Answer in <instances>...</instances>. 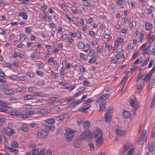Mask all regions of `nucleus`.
I'll list each match as a JSON object with an SVG mask.
<instances>
[{"instance_id":"f257e3e1","label":"nucleus","mask_w":155,"mask_h":155,"mask_svg":"<svg viewBox=\"0 0 155 155\" xmlns=\"http://www.w3.org/2000/svg\"><path fill=\"white\" fill-rule=\"evenodd\" d=\"M93 134L95 138L97 139L96 140L97 145L101 144L103 142V139L102 138V134L101 132V130L99 128H97Z\"/></svg>"},{"instance_id":"f03ea898","label":"nucleus","mask_w":155,"mask_h":155,"mask_svg":"<svg viewBox=\"0 0 155 155\" xmlns=\"http://www.w3.org/2000/svg\"><path fill=\"white\" fill-rule=\"evenodd\" d=\"M45 128L42 129L41 132H39L38 133L37 137L41 138L44 139L47 137L48 133V125L47 124H43Z\"/></svg>"},{"instance_id":"7ed1b4c3","label":"nucleus","mask_w":155,"mask_h":155,"mask_svg":"<svg viewBox=\"0 0 155 155\" xmlns=\"http://www.w3.org/2000/svg\"><path fill=\"white\" fill-rule=\"evenodd\" d=\"M92 134L89 130H85L80 135L79 137V140L82 141L87 138L90 139L92 138Z\"/></svg>"},{"instance_id":"20e7f679","label":"nucleus","mask_w":155,"mask_h":155,"mask_svg":"<svg viewBox=\"0 0 155 155\" xmlns=\"http://www.w3.org/2000/svg\"><path fill=\"white\" fill-rule=\"evenodd\" d=\"M138 101L137 99L134 97H133L130 98V104L131 106L134 108V110L133 112V113L136 117V114L135 110L139 107L138 106Z\"/></svg>"},{"instance_id":"39448f33","label":"nucleus","mask_w":155,"mask_h":155,"mask_svg":"<svg viewBox=\"0 0 155 155\" xmlns=\"http://www.w3.org/2000/svg\"><path fill=\"white\" fill-rule=\"evenodd\" d=\"M65 137L68 141H71L74 136V130L69 128L68 129L64 134Z\"/></svg>"},{"instance_id":"423d86ee","label":"nucleus","mask_w":155,"mask_h":155,"mask_svg":"<svg viewBox=\"0 0 155 155\" xmlns=\"http://www.w3.org/2000/svg\"><path fill=\"white\" fill-rule=\"evenodd\" d=\"M114 130H115V134L119 136H124L126 134L125 130H122L120 128L118 125H115L114 127Z\"/></svg>"},{"instance_id":"0eeeda50","label":"nucleus","mask_w":155,"mask_h":155,"mask_svg":"<svg viewBox=\"0 0 155 155\" xmlns=\"http://www.w3.org/2000/svg\"><path fill=\"white\" fill-rule=\"evenodd\" d=\"M5 130L6 134L9 136L12 135L15 133L14 130L10 128H6Z\"/></svg>"},{"instance_id":"6e6552de","label":"nucleus","mask_w":155,"mask_h":155,"mask_svg":"<svg viewBox=\"0 0 155 155\" xmlns=\"http://www.w3.org/2000/svg\"><path fill=\"white\" fill-rule=\"evenodd\" d=\"M10 104L6 102L0 100V106L3 107H7L11 108Z\"/></svg>"},{"instance_id":"1a4fd4ad","label":"nucleus","mask_w":155,"mask_h":155,"mask_svg":"<svg viewBox=\"0 0 155 155\" xmlns=\"http://www.w3.org/2000/svg\"><path fill=\"white\" fill-rule=\"evenodd\" d=\"M2 91L7 95L12 96L14 94L13 91L11 90L4 89L2 90Z\"/></svg>"},{"instance_id":"9d476101","label":"nucleus","mask_w":155,"mask_h":155,"mask_svg":"<svg viewBox=\"0 0 155 155\" xmlns=\"http://www.w3.org/2000/svg\"><path fill=\"white\" fill-rule=\"evenodd\" d=\"M110 96V95L109 94H105L98 97V99L99 101H103L107 99Z\"/></svg>"},{"instance_id":"9b49d317","label":"nucleus","mask_w":155,"mask_h":155,"mask_svg":"<svg viewBox=\"0 0 155 155\" xmlns=\"http://www.w3.org/2000/svg\"><path fill=\"white\" fill-rule=\"evenodd\" d=\"M151 33H153V32L151 31L148 35V42L149 43L152 42L154 39L155 38L154 35L151 34Z\"/></svg>"},{"instance_id":"f8f14e48","label":"nucleus","mask_w":155,"mask_h":155,"mask_svg":"<svg viewBox=\"0 0 155 155\" xmlns=\"http://www.w3.org/2000/svg\"><path fill=\"white\" fill-rule=\"evenodd\" d=\"M57 97H51L49 98V105L51 106H53L55 105L54 102H53L54 101H56Z\"/></svg>"},{"instance_id":"ddd939ff","label":"nucleus","mask_w":155,"mask_h":155,"mask_svg":"<svg viewBox=\"0 0 155 155\" xmlns=\"http://www.w3.org/2000/svg\"><path fill=\"white\" fill-rule=\"evenodd\" d=\"M105 121L106 122H109L110 121L111 118V114L110 113H107L105 115Z\"/></svg>"},{"instance_id":"4468645a","label":"nucleus","mask_w":155,"mask_h":155,"mask_svg":"<svg viewBox=\"0 0 155 155\" xmlns=\"http://www.w3.org/2000/svg\"><path fill=\"white\" fill-rule=\"evenodd\" d=\"M90 123L89 121L86 120L83 123L84 128H85V130H89V128L90 126Z\"/></svg>"},{"instance_id":"2eb2a0df","label":"nucleus","mask_w":155,"mask_h":155,"mask_svg":"<svg viewBox=\"0 0 155 155\" xmlns=\"http://www.w3.org/2000/svg\"><path fill=\"white\" fill-rule=\"evenodd\" d=\"M145 26L146 29L148 30L151 29L153 27L152 24L149 22L145 23Z\"/></svg>"},{"instance_id":"dca6fc26","label":"nucleus","mask_w":155,"mask_h":155,"mask_svg":"<svg viewBox=\"0 0 155 155\" xmlns=\"http://www.w3.org/2000/svg\"><path fill=\"white\" fill-rule=\"evenodd\" d=\"M77 46L80 49H83L85 48V45L84 42L80 41L78 43Z\"/></svg>"},{"instance_id":"f3484780","label":"nucleus","mask_w":155,"mask_h":155,"mask_svg":"<svg viewBox=\"0 0 155 155\" xmlns=\"http://www.w3.org/2000/svg\"><path fill=\"white\" fill-rule=\"evenodd\" d=\"M130 114L127 111H124L123 113V116L124 118H128L130 117Z\"/></svg>"},{"instance_id":"a211bd4d","label":"nucleus","mask_w":155,"mask_h":155,"mask_svg":"<svg viewBox=\"0 0 155 155\" xmlns=\"http://www.w3.org/2000/svg\"><path fill=\"white\" fill-rule=\"evenodd\" d=\"M97 58L96 55H94L92 58L89 60L88 62L90 63H94L96 61Z\"/></svg>"},{"instance_id":"6ab92c4d","label":"nucleus","mask_w":155,"mask_h":155,"mask_svg":"<svg viewBox=\"0 0 155 155\" xmlns=\"http://www.w3.org/2000/svg\"><path fill=\"white\" fill-rule=\"evenodd\" d=\"M24 113L28 115H32L35 113V111H30L29 110H24L23 111Z\"/></svg>"},{"instance_id":"aec40b11","label":"nucleus","mask_w":155,"mask_h":155,"mask_svg":"<svg viewBox=\"0 0 155 155\" xmlns=\"http://www.w3.org/2000/svg\"><path fill=\"white\" fill-rule=\"evenodd\" d=\"M18 14L19 16L21 17H22L23 19H27L28 16L27 15H26V12L20 13Z\"/></svg>"},{"instance_id":"412c9836","label":"nucleus","mask_w":155,"mask_h":155,"mask_svg":"<svg viewBox=\"0 0 155 155\" xmlns=\"http://www.w3.org/2000/svg\"><path fill=\"white\" fill-rule=\"evenodd\" d=\"M106 106V103H101L100 104V109L99 110V111H103Z\"/></svg>"},{"instance_id":"4be33fe9","label":"nucleus","mask_w":155,"mask_h":155,"mask_svg":"<svg viewBox=\"0 0 155 155\" xmlns=\"http://www.w3.org/2000/svg\"><path fill=\"white\" fill-rule=\"evenodd\" d=\"M142 84H140L139 85H138L136 89V92L139 93L142 91Z\"/></svg>"},{"instance_id":"5701e85b","label":"nucleus","mask_w":155,"mask_h":155,"mask_svg":"<svg viewBox=\"0 0 155 155\" xmlns=\"http://www.w3.org/2000/svg\"><path fill=\"white\" fill-rule=\"evenodd\" d=\"M11 146L12 147L17 148L18 146V144L17 142L14 141L11 144Z\"/></svg>"},{"instance_id":"b1692460","label":"nucleus","mask_w":155,"mask_h":155,"mask_svg":"<svg viewBox=\"0 0 155 155\" xmlns=\"http://www.w3.org/2000/svg\"><path fill=\"white\" fill-rule=\"evenodd\" d=\"M80 56L81 59L84 61L86 60L88 58L87 56V55H84L82 53L80 54Z\"/></svg>"},{"instance_id":"393cba45","label":"nucleus","mask_w":155,"mask_h":155,"mask_svg":"<svg viewBox=\"0 0 155 155\" xmlns=\"http://www.w3.org/2000/svg\"><path fill=\"white\" fill-rule=\"evenodd\" d=\"M144 137H140L137 140V143L141 145L143 143Z\"/></svg>"},{"instance_id":"a878e982","label":"nucleus","mask_w":155,"mask_h":155,"mask_svg":"<svg viewBox=\"0 0 155 155\" xmlns=\"http://www.w3.org/2000/svg\"><path fill=\"white\" fill-rule=\"evenodd\" d=\"M73 143V145L75 148H77L80 147H81L80 144L78 143L77 140H74Z\"/></svg>"},{"instance_id":"bb28decb","label":"nucleus","mask_w":155,"mask_h":155,"mask_svg":"<svg viewBox=\"0 0 155 155\" xmlns=\"http://www.w3.org/2000/svg\"><path fill=\"white\" fill-rule=\"evenodd\" d=\"M5 120V119L3 117L0 116V127L3 124Z\"/></svg>"},{"instance_id":"cd10ccee","label":"nucleus","mask_w":155,"mask_h":155,"mask_svg":"<svg viewBox=\"0 0 155 155\" xmlns=\"http://www.w3.org/2000/svg\"><path fill=\"white\" fill-rule=\"evenodd\" d=\"M87 51H88V55L90 57H91L94 54V51L91 49L88 48Z\"/></svg>"},{"instance_id":"c85d7f7f","label":"nucleus","mask_w":155,"mask_h":155,"mask_svg":"<svg viewBox=\"0 0 155 155\" xmlns=\"http://www.w3.org/2000/svg\"><path fill=\"white\" fill-rule=\"evenodd\" d=\"M19 35H20V40L21 42H23L27 38V36L26 35L23 34L21 35L20 34Z\"/></svg>"},{"instance_id":"c756f323","label":"nucleus","mask_w":155,"mask_h":155,"mask_svg":"<svg viewBox=\"0 0 155 155\" xmlns=\"http://www.w3.org/2000/svg\"><path fill=\"white\" fill-rule=\"evenodd\" d=\"M7 77L13 80H18V77L16 75H10L9 76H7Z\"/></svg>"},{"instance_id":"7c9ffc66","label":"nucleus","mask_w":155,"mask_h":155,"mask_svg":"<svg viewBox=\"0 0 155 155\" xmlns=\"http://www.w3.org/2000/svg\"><path fill=\"white\" fill-rule=\"evenodd\" d=\"M123 152L124 153L127 151V150L129 149V146L126 144H124L123 147Z\"/></svg>"},{"instance_id":"2f4dec72","label":"nucleus","mask_w":155,"mask_h":155,"mask_svg":"<svg viewBox=\"0 0 155 155\" xmlns=\"http://www.w3.org/2000/svg\"><path fill=\"white\" fill-rule=\"evenodd\" d=\"M127 76L128 74L127 73L126 76L123 77V78L122 79L120 84H122V85L126 81V80H127Z\"/></svg>"},{"instance_id":"473e14b6","label":"nucleus","mask_w":155,"mask_h":155,"mask_svg":"<svg viewBox=\"0 0 155 155\" xmlns=\"http://www.w3.org/2000/svg\"><path fill=\"white\" fill-rule=\"evenodd\" d=\"M38 149L37 148H36L34 150H32L31 151V153L32 154V155H36L38 153Z\"/></svg>"},{"instance_id":"72a5a7b5","label":"nucleus","mask_w":155,"mask_h":155,"mask_svg":"<svg viewBox=\"0 0 155 155\" xmlns=\"http://www.w3.org/2000/svg\"><path fill=\"white\" fill-rule=\"evenodd\" d=\"M21 129L24 132H26L28 130V128H27L26 126L25 125L21 126Z\"/></svg>"},{"instance_id":"f704fd0d","label":"nucleus","mask_w":155,"mask_h":155,"mask_svg":"<svg viewBox=\"0 0 155 155\" xmlns=\"http://www.w3.org/2000/svg\"><path fill=\"white\" fill-rule=\"evenodd\" d=\"M7 107H4V108H0V112H2L7 113L8 111V110Z\"/></svg>"},{"instance_id":"c9c22d12","label":"nucleus","mask_w":155,"mask_h":155,"mask_svg":"<svg viewBox=\"0 0 155 155\" xmlns=\"http://www.w3.org/2000/svg\"><path fill=\"white\" fill-rule=\"evenodd\" d=\"M10 115L12 116H18V114H17L15 111H11L8 112Z\"/></svg>"},{"instance_id":"e433bc0d","label":"nucleus","mask_w":155,"mask_h":155,"mask_svg":"<svg viewBox=\"0 0 155 155\" xmlns=\"http://www.w3.org/2000/svg\"><path fill=\"white\" fill-rule=\"evenodd\" d=\"M88 145L90 148L91 150H93L94 149V146L93 144L91 142H90L88 143Z\"/></svg>"},{"instance_id":"4c0bfd02","label":"nucleus","mask_w":155,"mask_h":155,"mask_svg":"<svg viewBox=\"0 0 155 155\" xmlns=\"http://www.w3.org/2000/svg\"><path fill=\"white\" fill-rule=\"evenodd\" d=\"M148 148L149 151L151 152L153 151L154 147L152 144H149L148 146Z\"/></svg>"},{"instance_id":"58836bf2","label":"nucleus","mask_w":155,"mask_h":155,"mask_svg":"<svg viewBox=\"0 0 155 155\" xmlns=\"http://www.w3.org/2000/svg\"><path fill=\"white\" fill-rule=\"evenodd\" d=\"M134 151V149L132 148L129 150L128 151L127 155H132Z\"/></svg>"},{"instance_id":"ea45409f","label":"nucleus","mask_w":155,"mask_h":155,"mask_svg":"<svg viewBox=\"0 0 155 155\" xmlns=\"http://www.w3.org/2000/svg\"><path fill=\"white\" fill-rule=\"evenodd\" d=\"M0 77H2L5 79H6V78L7 76H6L4 73L3 72L2 70H1V71H0Z\"/></svg>"},{"instance_id":"a19ab883","label":"nucleus","mask_w":155,"mask_h":155,"mask_svg":"<svg viewBox=\"0 0 155 155\" xmlns=\"http://www.w3.org/2000/svg\"><path fill=\"white\" fill-rule=\"evenodd\" d=\"M61 119V120H63L65 118H68V115L66 114H64L62 115H60Z\"/></svg>"},{"instance_id":"79ce46f5","label":"nucleus","mask_w":155,"mask_h":155,"mask_svg":"<svg viewBox=\"0 0 155 155\" xmlns=\"http://www.w3.org/2000/svg\"><path fill=\"white\" fill-rule=\"evenodd\" d=\"M10 151L14 153L15 154H18V150L14 149L12 148H11Z\"/></svg>"},{"instance_id":"37998d69","label":"nucleus","mask_w":155,"mask_h":155,"mask_svg":"<svg viewBox=\"0 0 155 155\" xmlns=\"http://www.w3.org/2000/svg\"><path fill=\"white\" fill-rule=\"evenodd\" d=\"M142 74L141 73H140L138 74L137 75V81H138L139 79H142Z\"/></svg>"},{"instance_id":"c03bdc74","label":"nucleus","mask_w":155,"mask_h":155,"mask_svg":"<svg viewBox=\"0 0 155 155\" xmlns=\"http://www.w3.org/2000/svg\"><path fill=\"white\" fill-rule=\"evenodd\" d=\"M55 127L54 125H49V130L53 131L55 129Z\"/></svg>"},{"instance_id":"a18cd8bd","label":"nucleus","mask_w":155,"mask_h":155,"mask_svg":"<svg viewBox=\"0 0 155 155\" xmlns=\"http://www.w3.org/2000/svg\"><path fill=\"white\" fill-rule=\"evenodd\" d=\"M144 53L145 54H147L150 53V50L149 49H148V48H146V49L144 50Z\"/></svg>"},{"instance_id":"49530a36","label":"nucleus","mask_w":155,"mask_h":155,"mask_svg":"<svg viewBox=\"0 0 155 155\" xmlns=\"http://www.w3.org/2000/svg\"><path fill=\"white\" fill-rule=\"evenodd\" d=\"M36 73L41 76H43V73L42 71H38L36 72Z\"/></svg>"},{"instance_id":"de8ad7c7","label":"nucleus","mask_w":155,"mask_h":155,"mask_svg":"<svg viewBox=\"0 0 155 155\" xmlns=\"http://www.w3.org/2000/svg\"><path fill=\"white\" fill-rule=\"evenodd\" d=\"M76 36H77L78 38H79L80 39H81V34L79 32L77 31L76 33Z\"/></svg>"},{"instance_id":"09e8293b","label":"nucleus","mask_w":155,"mask_h":155,"mask_svg":"<svg viewBox=\"0 0 155 155\" xmlns=\"http://www.w3.org/2000/svg\"><path fill=\"white\" fill-rule=\"evenodd\" d=\"M27 75L30 77H33L34 76V74L30 72H28L26 74Z\"/></svg>"},{"instance_id":"8fccbe9b","label":"nucleus","mask_w":155,"mask_h":155,"mask_svg":"<svg viewBox=\"0 0 155 155\" xmlns=\"http://www.w3.org/2000/svg\"><path fill=\"white\" fill-rule=\"evenodd\" d=\"M23 91V90H22V88L21 87H18V88H17L16 89V92H23V91Z\"/></svg>"},{"instance_id":"3c124183","label":"nucleus","mask_w":155,"mask_h":155,"mask_svg":"<svg viewBox=\"0 0 155 155\" xmlns=\"http://www.w3.org/2000/svg\"><path fill=\"white\" fill-rule=\"evenodd\" d=\"M7 86L4 83L1 84L0 85V87L2 89H5L6 88Z\"/></svg>"},{"instance_id":"603ef678","label":"nucleus","mask_w":155,"mask_h":155,"mask_svg":"<svg viewBox=\"0 0 155 155\" xmlns=\"http://www.w3.org/2000/svg\"><path fill=\"white\" fill-rule=\"evenodd\" d=\"M152 74L149 72L145 76L147 80L149 79L151 77Z\"/></svg>"},{"instance_id":"864d4df0","label":"nucleus","mask_w":155,"mask_h":155,"mask_svg":"<svg viewBox=\"0 0 155 155\" xmlns=\"http://www.w3.org/2000/svg\"><path fill=\"white\" fill-rule=\"evenodd\" d=\"M55 121L54 119L49 118V124H53Z\"/></svg>"},{"instance_id":"5fc2aeb1","label":"nucleus","mask_w":155,"mask_h":155,"mask_svg":"<svg viewBox=\"0 0 155 155\" xmlns=\"http://www.w3.org/2000/svg\"><path fill=\"white\" fill-rule=\"evenodd\" d=\"M149 57H147L145 59V60L143 62V63L145 65H147V63L149 62Z\"/></svg>"},{"instance_id":"6e6d98bb","label":"nucleus","mask_w":155,"mask_h":155,"mask_svg":"<svg viewBox=\"0 0 155 155\" xmlns=\"http://www.w3.org/2000/svg\"><path fill=\"white\" fill-rule=\"evenodd\" d=\"M82 101H81V100H79L77 101H74V102L75 103V106L77 105L80 104L81 102Z\"/></svg>"},{"instance_id":"4d7b16f0","label":"nucleus","mask_w":155,"mask_h":155,"mask_svg":"<svg viewBox=\"0 0 155 155\" xmlns=\"http://www.w3.org/2000/svg\"><path fill=\"white\" fill-rule=\"evenodd\" d=\"M153 62V60L151 59L150 60L148 65L149 68H150L152 66Z\"/></svg>"},{"instance_id":"13d9d810","label":"nucleus","mask_w":155,"mask_h":155,"mask_svg":"<svg viewBox=\"0 0 155 155\" xmlns=\"http://www.w3.org/2000/svg\"><path fill=\"white\" fill-rule=\"evenodd\" d=\"M117 41L118 42V43H122L124 41L123 39L121 38H118V39L117 40Z\"/></svg>"},{"instance_id":"bf43d9fd","label":"nucleus","mask_w":155,"mask_h":155,"mask_svg":"<svg viewBox=\"0 0 155 155\" xmlns=\"http://www.w3.org/2000/svg\"><path fill=\"white\" fill-rule=\"evenodd\" d=\"M83 121L82 119L80 118H78L77 120V122L79 124L82 123Z\"/></svg>"},{"instance_id":"052dcab7","label":"nucleus","mask_w":155,"mask_h":155,"mask_svg":"<svg viewBox=\"0 0 155 155\" xmlns=\"http://www.w3.org/2000/svg\"><path fill=\"white\" fill-rule=\"evenodd\" d=\"M34 95L37 96H42V94L40 92L35 93H34Z\"/></svg>"},{"instance_id":"680f3d73","label":"nucleus","mask_w":155,"mask_h":155,"mask_svg":"<svg viewBox=\"0 0 155 155\" xmlns=\"http://www.w3.org/2000/svg\"><path fill=\"white\" fill-rule=\"evenodd\" d=\"M74 99L73 98H69L65 100V101L66 102H68L74 100Z\"/></svg>"},{"instance_id":"e2e57ef3","label":"nucleus","mask_w":155,"mask_h":155,"mask_svg":"<svg viewBox=\"0 0 155 155\" xmlns=\"http://www.w3.org/2000/svg\"><path fill=\"white\" fill-rule=\"evenodd\" d=\"M84 5L88 7L90 5V3L88 2H85L84 3Z\"/></svg>"},{"instance_id":"0e129e2a","label":"nucleus","mask_w":155,"mask_h":155,"mask_svg":"<svg viewBox=\"0 0 155 155\" xmlns=\"http://www.w3.org/2000/svg\"><path fill=\"white\" fill-rule=\"evenodd\" d=\"M90 83L88 81H84L83 83V84L84 86H87V85L89 84Z\"/></svg>"},{"instance_id":"69168bd1","label":"nucleus","mask_w":155,"mask_h":155,"mask_svg":"<svg viewBox=\"0 0 155 155\" xmlns=\"http://www.w3.org/2000/svg\"><path fill=\"white\" fill-rule=\"evenodd\" d=\"M127 31V30L126 28H123L121 29V32L124 34H126Z\"/></svg>"},{"instance_id":"338daca9","label":"nucleus","mask_w":155,"mask_h":155,"mask_svg":"<svg viewBox=\"0 0 155 155\" xmlns=\"http://www.w3.org/2000/svg\"><path fill=\"white\" fill-rule=\"evenodd\" d=\"M146 130H143L142 133H141L140 135V137H143L144 136L145 134L146 133Z\"/></svg>"},{"instance_id":"774afa93","label":"nucleus","mask_w":155,"mask_h":155,"mask_svg":"<svg viewBox=\"0 0 155 155\" xmlns=\"http://www.w3.org/2000/svg\"><path fill=\"white\" fill-rule=\"evenodd\" d=\"M155 71V66H154L153 67L151 71L150 72V73L152 74L153 73H154Z\"/></svg>"}]
</instances>
